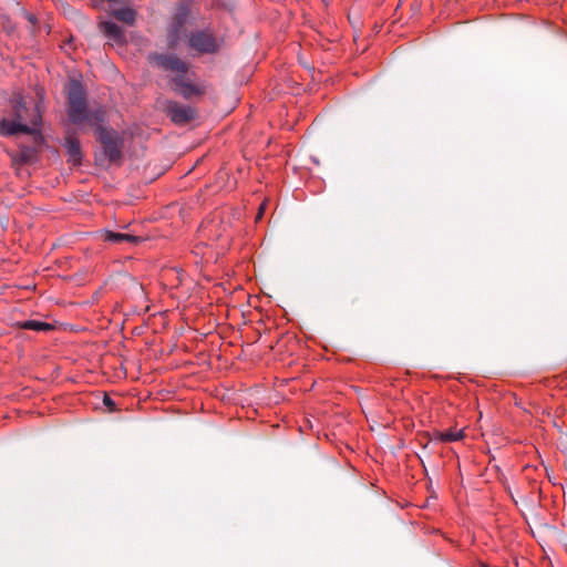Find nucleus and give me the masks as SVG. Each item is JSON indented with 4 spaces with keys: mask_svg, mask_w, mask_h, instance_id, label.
<instances>
[{
    "mask_svg": "<svg viewBox=\"0 0 567 567\" xmlns=\"http://www.w3.org/2000/svg\"><path fill=\"white\" fill-rule=\"evenodd\" d=\"M100 31L104 34V37L115 45H123L126 42V37L121 27L112 21L101 22Z\"/></svg>",
    "mask_w": 567,
    "mask_h": 567,
    "instance_id": "obj_8",
    "label": "nucleus"
},
{
    "mask_svg": "<svg viewBox=\"0 0 567 567\" xmlns=\"http://www.w3.org/2000/svg\"><path fill=\"white\" fill-rule=\"evenodd\" d=\"M11 105H12V112H11L12 118L11 120L29 123L27 121L28 120V116H27L28 107L25 106L23 99L21 96L13 99L11 101Z\"/></svg>",
    "mask_w": 567,
    "mask_h": 567,
    "instance_id": "obj_12",
    "label": "nucleus"
},
{
    "mask_svg": "<svg viewBox=\"0 0 567 567\" xmlns=\"http://www.w3.org/2000/svg\"><path fill=\"white\" fill-rule=\"evenodd\" d=\"M93 126L95 127L96 138L101 143L105 156L111 162L120 159L122 157L123 147L122 135L113 128L103 126V123Z\"/></svg>",
    "mask_w": 567,
    "mask_h": 567,
    "instance_id": "obj_4",
    "label": "nucleus"
},
{
    "mask_svg": "<svg viewBox=\"0 0 567 567\" xmlns=\"http://www.w3.org/2000/svg\"><path fill=\"white\" fill-rule=\"evenodd\" d=\"M477 567H488V566H486V565H480V566H477Z\"/></svg>",
    "mask_w": 567,
    "mask_h": 567,
    "instance_id": "obj_18",
    "label": "nucleus"
},
{
    "mask_svg": "<svg viewBox=\"0 0 567 567\" xmlns=\"http://www.w3.org/2000/svg\"><path fill=\"white\" fill-rule=\"evenodd\" d=\"M262 213H264V205H261V206H260L259 212H258V214H257V217H256V218H257V219H260V218H261V216H262Z\"/></svg>",
    "mask_w": 567,
    "mask_h": 567,
    "instance_id": "obj_17",
    "label": "nucleus"
},
{
    "mask_svg": "<svg viewBox=\"0 0 567 567\" xmlns=\"http://www.w3.org/2000/svg\"><path fill=\"white\" fill-rule=\"evenodd\" d=\"M167 116L176 125H186L196 117V110L178 102H169L166 107Z\"/></svg>",
    "mask_w": 567,
    "mask_h": 567,
    "instance_id": "obj_7",
    "label": "nucleus"
},
{
    "mask_svg": "<svg viewBox=\"0 0 567 567\" xmlns=\"http://www.w3.org/2000/svg\"><path fill=\"white\" fill-rule=\"evenodd\" d=\"M464 429L451 427L445 431H436L434 432L433 439L435 441L450 443L457 442L464 439Z\"/></svg>",
    "mask_w": 567,
    "mask_h": 567,
    "instance_id": "obj_10",
    "label": "nucleus"
},
{
    "mask_svg": "<svg viewBox=\"0 0 567 567\" xmlns=\"http://www.w3.org/2000/svg\"><path fill=\"white\" fill-rule=\"evenodd\" d=\"M189 16V9L187 6H179L174 14L173 21L168 28V45L171 48H175L177 45V42L179 41L182 30L188 19Z\"/></svg>",
    "mask_w": 567,
    "mask_h": 567,
    "instance_id": "obj_6",
    "label": "nucleus"
},
{
    "mask_svg": "<svg viewBox=\"0 0 567 567\" xmlns=\"http://www.w3.org/2000/svg\"><path fill=\"white\" fill-rule=\"evenodd\" d=\"M152 60L163 70L174 73L171 82L173 90L184 99L205 93V85L194 83L188 76L187 64L174 54H153Z\"/></svg>",
    "mask_w": 567,
    "mask_h": 567,
    "instance_id": "obj_2",
    "label": "nucleus"
},
{
    "mask_svg": "<svg viewBox=\"0 0 567 567\" xmlns=\"http://www.w3.org/2000/svg\"><path fill=\"white\" fill-rule=\"evenodd\" d=\"M64 145L69 154V162H71L73 165H79L82 159V151L79 140L74 137H68Z\"/></svg>",
    "mask_w": 567,
    "mask_h": 567,
    "instance_id": "obj_11",
    "label": "nucleus"
},
{
    "mask_svg": "<svg viewBox=\"0 0 567 567\" xmlns=\"http://www.w3.org/2000/svg\"><path fill=\"white\" fill-rule=\"evenodd\" d=\"M188 43L193 50L199 53H214L219 47L216 38L207 30L193 32Z\"/></svg>",
    "mask_w": 567,
    "mask_h": 567,
    "instance_id": "obj_5",
    "label": "nucleus"
},
{
    "mask_svg": "<svg viewBox=\"0 0 567 567\" xmlns=\"http://www.w3.org/2000/svg\"><path fill=\"white\" fill-rule=\"evenodd\" d=\"M103 404L109 409V411L113 412L116 410L115 402L107 394L103 398Z\"/></svg>",
    "mask_w": 567,
    "mask_h": 567,
    "instance_id": "obj_16",
    "label": "nucleus"
},
{
    "mask_svg": "<svg viewBox=\"0 0 567 567\" xmlns=\"http://www.w3.org/2000/svg\"><path fill=\"white\" fill-rule=\"evenodd\" d=\"M42 115L39 107L32 110L29 123L21 121H12L11 118H2L0 121V135L11 137L19 133L29 134L38 145L44 144V136L41 133Z\"/></svg>",
    "mask_w": 567,
    "mask_h": 567,
    "instance_id": "obj_3",
    "label": "nucleus"
},
{
    "mask_svg": "<svg viewBox=\"0 0 567 567\" xmlns=\"http://www.w3.org/2000/svg\"><path fill=\"white\" fill-rule=\"evenodd\" d=\"M102 236H103L104 240L111 241V243L128 241V243L136 244L141 240V238L137 236H133L130 234L115 233L112 230H104L102 233Z\"/></svg>",
    "mask_w": 567,
    "mask_h": 567,
    "instance_id": "obj_13",
    "label": "nucleus"
},
{
    "mask_svg": "<svg viewBox=\"0 0 567 567\" xmlns=\"http://www.w3.org/2000/svg\"><path fill=\"white\" fill-rule=\"evenodd\" d=\"M42 146L43 145H38L34 141L32 146L21 144L19 146V152L13 156V162L19 164H30L35 162L38 153Z\"/></svg>",
    "mask_w": 567,
    "mask_h": 567,
    "instance_id": "obj_9",
    "label": "nucleus"
},
{
    "mask_svg": "<svg viewBox=\"0 0 567 567\" xmlns=\"http://www.w3.org/2000/svg\"><path fill=\"white\" fill-rule=\"evenodd\" d=\"M19 326L24 330L33 331H49L52 329V326L50 323L38 320H25L20 322Z\"/></svg>",
    "mask_w": 567,
    "mask_h": 567,
    "instance_id": "obj_15",
    "label": "nucleus"
},
{
    "mask_svg": "<svg viewBox=\"0 0 567 567\" xmlns=\"http://www.w3.org/2000/svg\"><path fill=\"white\" fill-rule=\"evenodd\" d=\"M113 17L118 21L133 24L135 22L136 12L131 8H121L113 11Z\"/></svg>",
    "mask_w": 567,
    "mask_h": 567,
    "instance_id": "obj_14",
    "label": "nucleus"
},
{
    "mask_svg": "<svg viewBox=\"0 0 567 567\" xmlns=\"http://www.w3.org/2000/svg\"><path fill=\"white\" fill-rule=\"evenodd\" d=\"M66 93V112L71 123L74 125L89 124L93 126L106 121V110L104 106L89 107L86 91L80 81L71 80L68 83Z\"/></svg>",
    "mask_w": 567,
    "mask_h": 567,
    "instance_id": "obj_1",
    "label": "nucleus"
}]
</instances>
